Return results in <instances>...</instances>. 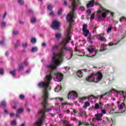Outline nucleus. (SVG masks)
I'll return each instance as SVG.
<instances>
[{"instance_id": "f257e3e1", "label": "nucleus", "mask_w": 126, "mask_h": 126, "mask_svg": "<svg viewBox=\"0 0 126 126\" xmlns=\"http://www.w3.org/2000/svg\"><path fill=\"white\" fill-rule=\"evenodd\" d=\"M79 3H80V0H72V11L68 14L67 16V20L69 22V27L65 33L66 36L65 39L63 40L61 43V52L59 53L53 52L52 57V63L53 64L46 66L47 68L50 69L51 71L57 69V67L62 63V62H63V54L64 53L63 50L71 52L70 58L73 56L72 54V53H73L72 48L66 46V44L71 40V32L70 31V29H71L72 23L74 22V19L76 18V13H75L74 10L76 9V6H77Z\"/></svg>"}, {"instance_id": "f03ea898", "label": "nucleus", "mask_w": 126, "mask_h": 126, "mask_svg": "<svg viewBox=\"0 0 126 126\" xmlns=\"http://www.w3.org/2000/svg\"><path fill=\"white\" fill-rule=\"evenodd\" d=\"M46 81L39 83L38 85V87L43 88V93L42 95L43 101L42 104L44 106V108L41 109L38 111L39 116H41L37 121L35 122V126H41L44 120H45V112H50L52 111L51 108H47V105H48V96L49 94L48 93V90H50L51 88L50 87V82L52 80L53 77L51 74H49L46 75Z\"/></svg>"}, {"instance_id": "7ed1b4c3", "label": "nucleus", "mask_w": 126, "mask_h": 126, "mask_svg": "<svg viewBox=\"0 0 126 126\" xmlns=\"http://www.w3.org/2000/svg\"><path fill=\"white\" fill-rule=\"evenodd\" d=\"M94 4H96L99 5L100 7V10L97 11L98 15V19H101V18H103L105 19L106 17H107V14L109 13V11L106 10V9L104 8L99 3H97L95 1V0H92L91 1H90L89 3L87 4V8H89V7H92V6H94Z\"/></svg>"}, {"instance_id": "20e7f679", "label": "nucleus", "mask_w": 126, "mask_h": 126, "mask_svg": "<svg viewBox=\"0 0 126 126\" xmlns=\"http://www.w3.org/2000/svg\"><path fill=\"white\" fill-rule=\"evenodd\" d=\"M102 73L97 72L95 74H92L88 78H86L87 82H99L102 79Z\"/></svg>"}, {"instance_id": "39448f33", "label": "nucleus", "mask_w": 126, "mask_h": 126, "mask_svg": "<svg viewBox=\"0 0 126 126\" xmlns=\"http://www.w3.org/2000/svg\"><path fill=\"white\" fill-rule=\"evenodd\" d=\"M77 97V93L75 92H70L68 95V99L69 100H73Z\"/></svg>"}, {"instance_id": "423d86ee", "label": "nucleus", "mask_w": 126, "mask_h": 126, "mask_svg": "<svg viewBox=\"0 0 126 126\" xmlns=\"http://www.w3.org/2000/svg\"><path fill=\"white\" fill-rule=\"evenodd\" d=\"M60 25H61L60 22L57 20H54L51 25V27L53 29H58L60 27Z\"/></svg>"}, {"instance_id": "0eeeda50", "label": "nucleus", "mask_w": 126, "mask_h": 126, "mask_svg": "<svg viewBox=\"0 0 126 126\" xmlns=\"http://www.w3.org/2000/svg\"><path fill=\"white\" fill-rule=\"evenodd\" d=\"M63 73L58 72L56 74V78L55 80V81L60 82L63 80Z\"/></svg>"}, {"instance_id": "6e6552de", "label": "nucleus", "mask_w": 126, "mask_h": 126, "mask_svg": "<svg viewBox=\"0 0 126 126\" xmlns=\"http://www.w3.org/2000/svg\"><path fill=\"white\" fill-rule=\"evenodd\" d=\"M83 35L85 37H87V35L89 34V31L87 29V25L85 24L83 26Z\"/></svg>"}, {"instance_id": "1a4fd4ad", "label": "nucleus", "mask_w": 126, "mask_h": 126, "mask_svg": "<svg viewBox=\"0 0 126 126\" xmlns=\"http://www.w3.org/2000/svg\"><path fill=\"white\" fill-rule=\"evenodd\" d=\"M83 71H84V72H87V70L85 69H83L80 71H78L77 72V76H78V77H82V76L83 75Z\"/></svg>"}, {"instance_id": "9d476101", "label": "nucleus", "mask_w": 126, "mask_h": 126, "mask_svg": "<svg viewBox=\"0 0 126 126\" xmlns=\"http://www.w3.org/2000/svg\"><path fill=\"white\" fill-rule=\"evenodd\" d=\"M94 116L96 121L98 122H99V121H102V117H103V114L102 113L96 114Z\"/></svg>"}, {"instance_id": "9b49d317", "label": "nucleus", "mask_w": 126, "mask_h": 126, "mask_svg": "<svg viewBox=\"0 0 126 126\" xmlns=\"http://www.w3.org/2000/svg\"><path fill=\"white\" fill-rule=\"evenodd\" d=\"M22 113H23V108H19L17 110V115H16V117L17 118H19V114H21Z\"/></svg>"}, {"instance_id": "f8f14e48", "label": "nucleus", "mask_w": 126, "mask_h": 126, "mask_svg": "<svg viewBox=\"0 0 126 126\" xmlns=\"http://www.w3.org/2000/svg\"><path fill=\"white\" fill-rule=\"evenodd\" d=\"M114 91H115V89H113L111 90H110L109 92H108L104 94L103 95H104V96H106V95H111V94H112V93Z\"/></svg>"}, {"instance_id": "ddd939ff", "label": "nucleus", "mask_w": 126, "mask_h": 126, "mask_svg": "<svg viewBox=\"0 0 126 126\" xmlns=\"http://www.w3.org/2000/svg\"><path fill=\"white\" fill-rule=\"evenodd\" d=\"M79 111H80V114L82 116H85V115H86V112L83 109H80Z\"/></svg>"}, {"instance_id": "4468645a", "label": "nucleus", "mask_w": 126, "mask_h": 126, "mask_svg": "<svg viewBox=\"0 0 126 126\" xmlns=\"http://www.w3.org/2000/svg\"><path fill=\"white\" fill-rule=\"evenodd\" d=\"M105 50H106V47H105V45L101 44L100 48V52H103V51H105Z\"/></svg>"}, {"instance_id": "2eb2a0df", "label": "nucleus", "mask_w": 126, "mask_h": 126, "mask_svg": "<svg viewBox=\"0 0 126 126\" xmlns=\"http://www.w3.org/2000/svg\"><path fill=\"white\" fill-rule=\"evenodd\" d=\"M62 89L61 88V87L60 85H58L55 89V92H59V91H61V90Z\"/></svg>"}, {"instance_id": "dca6fc26", "label": "nucleus", "mask_w": 126, "mask_h": 126, "mask_svg": "<svg viewBox=\"0 0 126 126\" xmlns=\"http://www.w3.org/2000/svg\"><path fill=\"white\" fill-rule=\"evenodd\" d=\"M31 42L32 44H35L36 42H37V39L35 37L32 38Z\"/></svg>"}, {"instance_id": "f3484780", "label": "nucleus", "mask_w": 126, "mask_h": 126, "mask_svg": "<svg viewBox=\"0 0 126 126\" xmlns=\"http://www.w3.org/2000/svg\"><path fill=\"white\" fill-rule=\"evenodd\" d=\"M18 3L20 5H23L24 4V0H18Z\"/></svg>"}, {"instance_id": "a211bd4d", "label": "nucleus", "mask_w": 126, "mask_h": 126, "mask_svg": "<svg viewBox=\"0 0 126 126\" xmlns=\"http://www.w3.org/2000/svg\"><path fill=\"white\" fill-rule=\"evenodd\" d=\"M90 106V103L88 102H85L84 105L83 106V108H86V107H89Z\"/></svg>"}, {"instance_id": "6ab92c4d", "label": "nucleus", "mask_w": 126, "mask_h": 126, "mask_svg": "<svg viewBox=\"0 0 126 126\" xmlns=\"http://www.w3.org/2000/svg\"><path fill=\"white\" fill-rule=\"evenodd\" d=\"M37 51H38V48L37 47H33L31 50L32 53H35Z\"/></svg>"}, {"instance_id": "aec40b11", "label": "nucleus", "mask_w": 126, "mask_h": 126, "mask_svg": "<svg viewBox=\"0 0 126 126\" xmlns=\"http://www.w3.org/2000/svg\"><path fill=\"white\" fill-rule=\"evenodd\" d=\"M124 106L125 107H126V105L124 104L119 105L118 106V109H119V110H122L123 109V108H124Z\"/></svg>"}, {"instance_id": "412c9836", "label": "nucleus", "mask_w": 126, "mask_h": 126, "mask_svg": "<svg viewBox=\"0 0 126 126\" xmlns=\"http://www.w3.org/2000/svg\"><path fill=\"white\" fill-rule=\"evenodd\" d=\"M47 9L48 10H52L53 9V5L49 4L47 5Z\"/></svg>"}, {"instance_id": "4be33fe9", "label": "nucleus", "mask_w": 126, "mask_h": 126, "mask_svg": "<svg viewBox=\"0 0 126 126\" xmlns=\"http://www.w3.org/2000/svg\"><path fill=\"white\" fill-rule=\"evenodd\" d=\"M36 18L35 17H32L31 19V22L32 23H36Z\"/></svg>"}, {"instance_id": "5701e85b", "label": "nucleus", "mask_w": 126, "mask_h": 126, "mask_svg": "<svg viewBox=\"0 0 126 126\" xmlns=\"http://www.w3.org/2000/svg\"><path fill=\"white\" fill-rule=\"evenodd\" d=\"M59 49V46L55 45L52 47V51H56V50H58Z\"/></svg>"}, {"instance_id": "b1692460", "label": "nucleus", "mask_w": 126, "mask_h": 126, "mask_svg": "<svg viewBox=\"0 0 126 126\" xmlns=\"http://www.w3.org/2000/svg\"><path fill=\"white\" fill-rule=\"evenodd\" d=\"M17 124L16 120H13L11 122V126H16Z\"/></svg>"}, {"instance_id": "393cba45", "label": "nucleus", "mask_w": 126, "mask_h": 126, "mask_svg": "<svg viewBox=\"0 0 126 126\" xmlns=\"http://www.w3.org/2000/svg\"><path fill=\"white\" fill-rule=\"evenodd\" d=\"M1 105L3 107H6V102H5V101L3 100L1 102Z\"/></svg>"}, {"instance_id": "a878e982", "label": "nucleus", "mask_w": 126, "mask_h": 126, "mask_svg": "<svg viewBox=\"0 0 126 126\" xmlns=\"http://www.w3.org/2000/svg\"><path fill=\"white\" fill-rule=\"evenodd\" d=\"M55 36L56 39H60V38L62 37V34H61V33H56Z\"/></svg>"}, {"instance_id": "bb28decb", "label": "nucleus", "mask_w": 126, "mask_h": 126, "mask_svg": "<svg viewBox=\"0 0 126 126\" xmlns=\"http://www.w3.org/2000/svg\"><path fill=\"white\" fill-rule=\"evenodd\" d=\"M16 71L15 70H14L13 71H11L9 72L10 74H12L13 76H15L16 75L15 74Z\"/></svg>"}, {"instance_id": "cd10ccee", "label": "nucleus", "mask_w": 126, "mask_h": 126, "mask_svg": "<svg viewBox=\"0 0 126 126\" xmlns=\"http://www.w3.org/2000/svg\"><path fill=\"white\" fill-rule=\"evenodd\" d=\"M88 52H89V53L90 54L93 53V52H94V48H88Z\"/></svg>"}, {"instance_id": "c85d7f7f", "label": "nucleus", "mask_w": 126, "mask_h": 126, "mask_svg": "<svg viewBox=\"0 0 126 126\" xmlns=\"http://www.w3.org/2000/svg\"><path fill=\"white\" fill-rule=\"evenodd\" d=\"M16 35H18V31H14L13 32V35L16 36Z\"/></svg>"}, {"instance_id": "c756f323", "label": "nucleus", "mask_w": 126, "mask_h": 126, "mask_svg": "<svg viewBox=\"0 0 126 126\" xmlns=\"http://www.w3.org/2000/svg\"><path fill=\"white\" fill-rule=\"evenodd\" d=\"M112 31V26H110L107 29V32L110 33V32Z\"/></svg>"}, {"instance_id": "7c9ffc66", "label": "nucleus", "mask_w": 126, "mask_h": 126, "mask_svg": "<svg viewBox=\"0 0 126 126\" xmlns=\"http://www.w3.org/2000/svg\"><path fill=\"white\" fill-rule=\"evenodd\" d=\"M62 12H63V9H60L58 11V15H61Z\"/></svg>"}, {"instance_id": "2f4dec72", "label": "nucleus", "mask_w": 126, "mask_h": 126, "mask_svg": "<svg viewBox=\"0 0 126 126\" xmlns=\"http://www.w3.org/2000/svg\"><path fill=\"white\" fill-rule=\"evenodd\" d=\"M94 16H95V13H93L90 17L91 20H92V19H94Z\"/></svg>"}, {"instance_id": "473e14b6", "label": "nucleus", "mask_w": 126, "mask_h": 126, "mask_svg": "<svg viewBox=\"0 0 126 126\" xmlns=\"http://www.w3.org/2000/svg\"><path fill=\"white\" fill-rule=\"evenodd\" d=\"M6 25V23L5 22H2L1 23V26L2 27H5Z\"/></svg>"}, {"instance_id": "72a5a7b5", "label": "nucleus", "mask_w": 126, "mask_h": 126, "mask_svg": "<svg viewBox=\"0 0 126 126\" xmlns=\"http://www.w3.org/2000/svg\"><path fill=\"white\" fill-rule=\"evenodd\" d=\"M126 91H122L121 92V95H123L124 96V97H126Z\"/></svg>"}, {"instance_id": "f704fd0d", "label": "nucleus", "mask_w": 126, "mask_h": 126, "mask_svg": "<svg viewBox=\"0 0 126 126\" xmlns=\"http://www.w3.org/2000/svg\"><path fill=\"white\" fill-rule=\"evenodd\" d=\"M24 68V66H23V65L22 64H21L19 66V70H21L22 69H23Z\"/></svg>"}, {"instance_id": "c9c22d12", "label": "nucleus", "mask_w": 126, "mask_h": 126, "mask_svg": "<svg viewBox=\"0 0 126 126\" xmlns=\"http://www.w3.org/2000/svg\"><path fill=\"white\" fill-rule=\"evenodd\" d=\"M99 40L103 41H106V38L105 37H100L99 38Z\"/></svg>"}, {"instance_id": "e433bc0d", "label": "nucleus", "mask_w": 126, "mask_h": 126, "mask_svg": "<svg viewBox=\"0 0 126 126\" xmlns=\"http://www.w3.org/2000/svg\"><path fill=\"white\" fill-rule=\"evenodd\" d=\"M88 42H89V43H90V44H93V38H91L90 39H88Z\"/></svg>"}, {"instance_id": "4c0bfd02", "label": "nucleus", "mask_w": 126, "mask_h": 126, "mask_svg": "<svg viewBox=\"0 0 126 126\" xmlns=\"http://www.w3.org/2000/svg\"><path fill=\"white\" fill-rule=\"evenodd\" d=\"M27 43H23L22 44V47L23 48H26V47H27Z\"/></svg>"}, {"instance_id": "58836bf2", "label": "nucleus", "mask_w": 126, "mask_h": 126, "mask_svg": "<svg viewBox=\"0 0 126 126\" xmlns=\"http://www.w3.org/2000/svg\"><path fill=\"white\" fill-rule=\"evenodd\" d=\"M95 109H100V106H99V104H98V103L95 104Z\"/></svg>"}, {"instance_id": "ea45409f", "label": "nucleus", "mask_w": 126, "mask_h": 126, "mask_svg": "<svg viewBox=\"0 0 126 126\" xmlns=\"http://www.w3.org/2000/svg\"><path fill=\"white\" fill-rule=\"evenodd\" d=\"M91 12H92L91 11V10H90V9H89L87 11V13L88 14V15H90V14H91Z\"/></svg>"}, {"instance_id": "a19ab883", "label": "nucleus", "mask_w": 126, "mask_h": 126, "mask_svg": "<svg viewBox=\"0 0 126 126\" xmlns=\"http://www.w3.org/2000/svg\"><path fill=\"white\" fill-rule=\"evenodd\" d=\"M105 121L108 124L110 123V122H111V120H110V119H109L107 117L105 118Z\"/></svg>"}, {"instance_id": "79ce46f5", "label": "nucleus", "mask_w": 126, "mask_h": 126, "mask_svg": "<svg viewBox=\"0 0 126 126\" xmlns=\"http://www.w3.org/2000/svg\"><path fill=\"white\" fill-rule=\"evenodd\" d=\"M19 46H20L19 42H17L15 45V48L16 49V48H17L18 47H19Z\"/></svg>"}, {"instance_id": "37998d69", "label": "nucleus", "mask_w": 126, "mask_h": 126, "mask_svg": "<svg viewBox=\"0 0 126 126\" xmlns=\"http://www.w3.org/2000/svg\"><path fill=\"white\" fill-rule=\"evenodd\" d=\"M92 38H93V37H92V36L91 35V34H88V40H89L90 39H92Z\"/></svg>"}, {"instance_id": "c03bdc74", "label": "nucleus", "mask_w": 126, "mask_h": 126, "mask_svg": "<svg viewBox=\"0 0 126 126\" xmlns=\"http://www.w3.org/2000/svg\"><path fill=\"white\" fill-rule=\"evenodd\" d=\"M0 74H1V75H2V74H3V69L1 68L0 69Z\"/></svg>"}, {"instance_id": "a18cd8bd", "label": "nucleus", "mask_w": 126, "mask_h": 126, "mask_svg": "<svg viewBox=\"0 0 126 126\" xmlns=\"http://www.w3.org/2000/svg\"><path fill=\"white\" fill-rule=\"evenodd\" d=\"M101 113L103 115H105V114H106V110H105V109H102L101 110Z\"/></svg>"}, {"instance_id": "49530a36", "label": "nucleus", "mask_w": 126, "mask_h": 126, "mask_svg": "<svg viewBox=\"0 0 126 126\" xmlns=\"http://www.w3.org/2000/svg\"><path fill=\"white\" fill-rule=\"evenodd\" d=\"M25 96L23 94H21V95H20V99H21L22 100H23V99L24 98Z\"/></svg>"}, {"instance_id": "de8ad7c7", "label": "nucleus", "mask_w": 126, "mask_h": 126, "mask_svg": "<svg viewBox=\"0 0 126 126\" xmlns=\"http://www.w3.org/2000/svg\"><path fill=\"white\" fill-rule=\"evenodd\" d=\"M0 45H1V46L4 45V41L3 40V41H0Z\"/></svg>"}, {"instance_id": "09e8293b", "label": "nucleus", "mask_w": 126, "mask_h": 126, "mask_svg": "<svg viewBox=\"0 0 126 126\" xmlns=\"http://www.w3.org/2000/svg\"><path fill=\"white\" fill-rule=\"evenodd\" d=\"M80 10H81L82 11H84V7L81 6L80 8Z\"/></svg>"}, {"instance_id": "8fccbe9b", "label": "nucleus", "mask_w": 126, "mask_h": 126, "mask_svg": "<svg viewBox=\"0 0 126 126\" xmlns=\"http://www.w3.org/2000/svg\"><path fill=\"white\" fill-rule=\"evenodd\" d=\"M94 96L93 95H90L88 97V99H93Z\"/></svg>"}, {"instance_id": "3c124183", "label": "nucleus", "mask_w": 126, "mask_h": 126, "mask_svg": "<svg viewBox=\"0 0 126 126\" xmlns=\"http://www.w3.org/2000/svg\"><path fill=\"white\" fill-rule=\"evenodd\" d=\"M46 46H47V44H46L45 43H43L42 44V46L44 48H45V47H46Z\"/></svg>"}, {"instance_id": "603ef678", "label": "nucleus", "mask_w": 126, "mask_h": 126, "mask_svg": "<svg viewBox=\"0 0 126 126\" xmlns=\"http://www.w3.org/2000/svg\"><path fill=\"white\" fill-rule=\"evenodd\" d=\"M54 11H52L50 13L49 15H50V16H53V15H54Z\"/></svg>"}, {"instance_id": "864d4df0", "label": "nucleus", "mask_w": 126, "mask_h": 126, "mask_svg": "<svg viewBox=\"0 0 126 126\" xmlns=\"http://www.w3.org/2000/svg\"><path fill=\"white\" fill-rule=\"evenodd\" d=\"M6 14H7V13H6V12H5L3 16V19H4V18H5V17L6 16Z\"/></svg>"}, {"instance_id": "5fc2aeb1", "label": "nucleus", "mask_w": 126, "mask_h": 126, "mask_svg": "<svg viewBox=\"0 0 126 126\" xmlns=\"http://www.w3.org/2000/svg\"><path fill=\"white\" fill-rule=\"evenodd\" d=\"M75 52H78V53H80V50H78L76 47L75 48Z\"/></svg>"}, {"instance_id": "6e6d98bb", "label": "nucleus", "mask_w": 126, "mask_h": 126, "mask_svg": "<svg viewBox=\"0 0 126 126\" xmlns=\"http://www.w3.org/2000/svg\"><path fill=\"white\" fill-rule=\"evenodd\" d=\"M66 71H67L68 70H69V67H64Z\"/></svg>"}, {"instance_id": "4d7b16f0", "label": "nucleus", "mask_w": 126, "mask_h": 126, "mask_svg": "<svg viewBox=\"0 0 126 126\" xmlns=\"http://www.w3.org/2000/svg\"><path fill=\"white\" fill-rule=\"evenodd\" d=\"M125 19V17H122L120 19V22H123V20Z\"/></svg>"}, {"instance_id": "13d9d810", "label": "nucleus", "mask_w": 126, "mask_h": 126, "mask_svg": "<svg viewBox=\"0 0 126 126\" xmlns=\"http://www.w3.org/2000/svg\"><path fill=\"white\" fill-rule=\"evenodd\" d=\"M114 45H115V44H114V43L110 42L109 43V46H114Z\"/></svg>"}, {"instance_id": "bf43d9fd", "label": "nucleus", "mask_w": 126, "mask_h": 126, "mask_svg": "<svg viewBox=\"0 0 126 126\" xmlns=\"http://www.w3.org/2000/svg\"><path fill=\"white\" fill-rule=\"evenodd\" d=\"M29 11L30 13H33V10L32 9H29Z\"/></svg>"}, {"instance_id": "052dcab7", "label": "nucleus", "mask_w": 126, "mask_h": 126, "mask_svg": "<svg viewBox=\"0 0 126 126\" xmlns=\"http://www.w3.org/2000/svg\"><path fill=\"white\" fill-rule=\"evenodd\" d=\"M14 115L15 114L13 113H12L10 114V117H14Z\"/></svg>"}, {"instance_id": "680f3d73", "label": "nucleus", "mask_w": 126, "mask_h": 126, "mask_svg": "<svg viewBox=\"0 0 126 126\" xmlns=\"http://www.w3.org/2000/svg\"><path fill=\"white\" fill-rule=\"evenodd\" d=\"M4 112L5 114H8V111L6 109H5Z\"/></svg>"}, {"instance_id": "e2e57ef3", "label": "nucleus", "mask_w": 126, "mask_h": 126, "mask_svg": "<svg viewBox=\"0 0 126 126\" xmlns=\"http://www.w3.org/2000/svg\"><path fill=\"white\" fill-rule=\"evenodd\" d=\"M63 4L65 6L67 5V2L64 1Z\"/></svg>"}, {"instance_id": "0e129e2a", "label": "nucleus", "mask_w": 126, "mask_h": 126, "mask_svg": "<svg viewBox=\"0 0 126 126\" xmlns=\"http://www.w3.org/2000/svg\"><path fill=\"white\" fill-rule=\"evenodd\" d=\"M84 125L85 126H89V124L88 123H86V122L84 123Z\"/></svg>"}, {"instance_id": "69168bd1", "label": "nucleus", "mask_w": 126, "mask_h": 126, "mask_svg": "<svg viewBox=\"0 0 126 126\" xmlns=\"http://www.w3.org/2000/svg\"><path fill=\"white\" fill-rule=\"evenodd\" d=\"M24 64V65H28V63L27 62H25Z\"/></svg>"}, {"instance_id": "338daca9", "label": "nucleus", "mask_w": 126, "mask_h": 126, "mask_svg": "<svg viewBox=\"0 0 126 126\" xmlns=\"http://www.w3.org/2000/svg\"><path fill=\"white\" fill-rule=\"evenodd\" d=\"M95 121H97V120L96 119V118H93L92 119V122H95Z\"/></svg>"}, {"instance_id": "774afa93", "label": "nucleus", "mask_w": 126, "mask_h": 126, "mask_svg": "<svg viewBox=\"0 0 126 126\" xmlns=\"http://www.w3.org/2000/svg\"><path fill=\"white\" fill-rule=\"evenodd\" d=\"M21 126H26L25 124L23 123V124H21Z\"/></svg>"}]
</instances>
